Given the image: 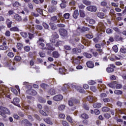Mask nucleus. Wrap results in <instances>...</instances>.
<instances>
[{
    "instance_id": "f257e3e1",
    "label": "nucleus",
    "mask_w": 126,
    "mask_h": 126,
    "mask_svg": "<svg viewBox=\"0 0 126 126\" xmlns=\"http://www.w3.org/2000/svg\"><path fill=\"white\" fill-rule=\"evenodd\" d=\"M0 115L3 119H6V115H10V110L7 107L2 105L0 106Z\"/></svg>"
},
{
    "instance_id": "f03ea898",
    "label": "nucleus",
    "mask_w": 126,
    "mask_h": 126,
    "mask_svg": "<svg viewBox=\"0 0 126 126\" xmlns=\"http://www.w3.org/2000/svg\"><path fill=\"white\" fill-rule=\"evenodd\" d=\"M28 88L29 89L26 91V93L29 95H31L32 96H35L37 95V92L36 91L32 89V87L31 85L28 86Z\"/></svg>"
},
{
    "instance_id": "7ed1b4c3",
    "label": "nucleus",
    "mask_w": 126,
    "mask_h": 126,
    "mask_svg": "<svg viewBox=\"0 0 126 126\" xmlns=\"http://www.w3.org/2000/svg\"><path fill=\"white\" fill-rule=\"evenodd\" d=\"M46 50H49V51H55L56 47L52 43H49L46 44Z\"/></svg>"
},
{
    "instance_id": "20e7f679",
    "label": "nucleus",
    "mask_w": 126,
    "mask_h": 126,
    "mask_svg": "<svg viewBox=\"0 0 126 126\" xmlns=\"http://www.w3.org/2000/svg\"><path fill=\"white\" fill-rule=\"evenodd\" d=\"M78 100L73 97L70 98L68 101V105L70 107H72L74 104H78Z\"/></svg>"
},
{
    "instance_id": "39448f33",
    "label": "nucleus",
    "mask_w": 126,
    "mask_h": 126,
    "mask_svg": "<svg viewBox=\"0 0 126 126\" xmlns=\"http://www.w3.org/2000/svg\"><path fill=\"white\" fill-rule=\"evenodd\" d=\"M48 12L53 13L55 11H57V6L55 5L49 6L47 8Z\"/></svg>"
},
{
    "instance_id": "423d86ee",
    "label": "nucleus",
    "mask_w": 126,
    "mask_h": 126,
    "mask_svg": "<svg viewBox=\"0 0 126 126\" xmlns=\"http://www.w3.org/2000/svg\"><path fill=\"white\" fill-rule=\"evenodd\" d=\"M95 47L96 49H96V51L98 52V53H99V55H100V56H102V55L104 54V52H103V50L101 49V45L99 44H96L95 45Z\"/></svg>"
},
{
    "instance_id": "0eeeda50",
    "label": "nucleus",
    "mask_w": 126,
    "mask_h": 126,
    "mask_svg": "<svg viewBox=\"0 0 126 126\" xmlns=\"http://www.w3.org/2000/svg\"><path fill=\"white\" fill-rule=\"evenodd\" d=\"M87 10L88 11H91V12H96L97 11V7L94 5H90L87 7Z\"/></svg>"
},
{
    "instance_id": "6e6552de",
    "label": "nucleus",
    "mask_w": 126,
    "mask_h": 126,
    "mask_svg": "<svg viewBox=\"0 0 126 126\" xmlns=\"http://www.w3.org/2000/svg\"><path fill=\"white\" fill-rule=\"evenodd\" d=\"M22 126H32V123H30L27 119H23L21 122Z\"/></svg>"
},
{
    "instance_id": "1a4fd4ad",
    "label": "nucleus",
    "mask_w": 126,
    "mask_h": 126,
    "mask_svg": "<svg viewBox=\"0 0 126 126\" xmlns=\"http://www.w3.org/2000/svg\"><path fill=\"white\" fill-rule=\"evenodd\" d=\"M19 102H20V100L19 98L15 97L13 98V101H11V103L15 105V106H17V107H19L20 104H19Z\"/></svg>"
},
{
    "instance_id": "9d476101",
    "label": "nucleus",
    "mask_w": 126,
    "mask_h": 126,
    "mask_svg": "<svg viewBox=\"0 0 126 126\" xmlns=\"http://www.w3.org/2000/svg\"><path fill=\"white\" fill-rule=\"evenodd\" d=\"M59 32L61 36L63 37H66V36H67V31L64 29H61L59 30Z\"/></svg>"
},
{
    "instance_id": "9b49d317",
    "label": "nucleus",
    "mask_w": 126,
    "mask_h": 126,
    "mask_svg": "<svg viewBox=\"0 0 126 126\" xmlns=\"http://www.w3.org/2000/svg\"><path fill=\"white\" fill-rule=\"evenodd\" d=\"M43 121L47 124V125H50V126H53V123L52 121V118L51 117H47L46 118H43Z\"/></svg>"
},
{
    "instance_id": "f8f14e48",
    "label": "nucleus",
    "mask_w": 126,
    "mask_h": 126,
    "mask_svg": "<svg viewBox=\"0 0 126 126\" xmlns=\"http://www.w3.org/2000/svg\"><path fill=\"white\" fill-rule=\"evenodd\" d=\"M6 45V42L5 41H3L2 42V45H0V50L1 51H6V50H7V49H8V47H7Z\"/></svg>"
},
{
    "instance_id": "ddd939ff",
    "label": "nucleus",
    "mask_w": 126,
    "mask_h": 126,
    "mask_svg": "<svg viewBox=\"0 0 126 126\" xmlns=\"http://www.w3.org/2000/svg\"><path fill=\"white\" fill-rule=\"evenodd\" d=\"M14 19L17 22H20L22 21V17L18 14H16L14 16Z\"/></svg>"
},
{
    "instance_id": "4468645a",
    "label": "nucleus",
    "mask_w": 126,
    "mask_h": 126,
    "mask_svg": "<svg viewBox=\"0 0 126 126\" xmlns=\"http://www.w3.org/2000/svg\"><path fill=\"white\" fill-rule=\"evenodd\" d=\"M63 99V96L62 94H57L53 97L54 101H61Z\"/></svg>"
},
{
    "instance_id": "2eb2a0df",
    "label": "nucleus",
    "mask_w": 126,
    "mask_h": 126,
    "mask_svg": "<svg viewBox=\"0 0 126 126\" xmlns=\"http://www.w3.org/2000/svg\"><path fill=\"white\" fill-rule=\"evenodd\" d=\"M60 56L61 55L60 53L57 51H55L52 52V56L54 58V59H59Z\"/></svg>"
},
{
    "instance_id": "dca6fc26",
    "label": "nucleus",
    "mask_w": 126,
    "mask_h": 126,
    "mask_svg": "<svg viewBox=\"0 0 126 126\" xmlns=\"http://www.w3.org/2000/svg\"><path fill=\"white\" fill-rule=\"evenodd\" d=\"M79 15V12L78 11V10L76 9L75 10L72 14V16L74 19H77L78 18V16Z\"/></svg>"
},
{
    "instance_id": "f3484780",
    "label": "nucleus",
    "mask_w": 126,
    "mask_h": 126,
    "mask_svg": "<svg viewBox=\"0 0 126 126\" xmlns=\"http://www.w3.org/2000/svg\"><path fill=\"white\" fill-rule=\"evenodd\" d=\"M86 65L89 68H93L94 67V63L91 61H88L86 63Z\"/></svg>"
},
{
    "instance_id": "a211bd4d",
    "label": "nucleus",
    "mask_w": 126,
    "mask_h": 126,
    "mask_svg": "<svg viewBox=\"0 0 126 126\" xmlns=\"http://www.w3.org/2000/svg\"><path fill=\"white\" fill-rule=\"evenodd\" d=\"M116 84H118V82L114 81L107 84V86L110 88H115L116 87Z\"/></svg>"
},
{
    "instance_id": "6ab92c4d",
    "label": "nucleus",
    "mask_w": 126,
    "mask_h": 126,
    "mask_svg": "<svg viewBox=\"0 0 126 126\" xmlns=\"http://www.w3.org/2000/svg\"><path fill=\"white\" fill-rule=\"evenodd\" d=\"M6 24L8 28H11V25H12V21H10L9 19H6Z\"/></svg>"
},
{
    "instance_id": "aec40b11",
    "label": "nucleus",
    "mask_w": 126,
    "mask_h": 126,
    "mask_svg": "<svg viewBox=\"0 0 126 126\" xmlns=\"http://www.w3.org/2000/svg\"><path fill=\"white\" fill-rule=\"evenodd\" d=\"M72 54H74L75 55H77V54H80L81 53V49H77V48H73L72 49Z\"/></svg>"
},
{
    "instance_id": "412c9836",
    "label": "nucleus",
    "mask_w": 126,
    "mask_h": 126,
    "mask_svg": "<svg viewBox=\"0 0 126 126\" xmlns=\"http://www.w3.org/2000/svg\"><path fill=\"white\" fill-rule=\"evenodd\" d=\"M62 3L60 4L61 8H65L66 7V1L65 0H62Z\"/></svg>"
},
{
    "instance_id": "4be33fe9",
    "label": "nucleus",
    "mask_w": 126,
    "mask_h": 126,
    "mask_svg": "<svg viewBox=\"0 0 126 126\" xmlns=\"http://www.w3.org/2000/svg\"><path fill=\"white\" fill-rule=\"evenodd\" d=\"M81 119L83 120H88L89 119V116L86 113H83L81 115Z\"/></svg>"
},
{
    "instance_id": "5701e85b",
    "label": "nucleus",
    "mask_w": 126,
    "mask_h": 126,
    "mask_svg": "<svg viewBox=\"0 0 126 126\" xmlns=\"http://www.w3.org/2000/svg\"><path fill=\"white\" fill-rule=\"evenodd\" d=\"M114 39L117 42H119L120 41H123V38L120 35H116L114 36Z\"/></svg>"
},
{
    "instance_id": "b1692460",
    "label": "nucleus",
    "mask_w": 126,
    "mask_h": 126,
    "mask_svg": "<svg viewBox=\"0 0 126 126\" xmlns=\"http://www.w3.org/2000/svg\"><path fill=\"white\" fill-rule=\"evenodd\" d=\"M16 47L18 51H21V50H22V48H23V44L20 42L17 43Z\"/></svg>"
},
{
    "instance_id": "393cba45",
    "label": "nucleus",
    "mask_w": 126,
    "mask_h": 126,
    "mask_svg": "<svg viewBox=\"0 0 126 126\" xmlns=\"http://www.w3.org/2000/svg\"><path fill=\"white\" fill-rule=\"evenodd\" d=\"M90 30V29L88 27H83L81 29H80V32L81 33H84V32H86V31H89Z\"/></svg>"
},
{
    "instance_id": "a878e982",
    "label": "nucleus",
    "mask_w": 126,
    "mask_h": 126,
    "mask_svg": "<svg viewBox=\"0 0 126 126\" xmlns=\"http://www.w3.org/2000/svg\"><path fill=\"white\" fill-rule=\"evenodd\" d=\"M83 56H84V57L87 59H91V58H92V54L87 52H84Z\"/></svg>"
},
{
    "instance_id": "bb28decb",
    "label": "nucleus",
    "mask_w": 126,
    "mask_h": 126,
    "mask_svg": "<svg viewBox=\"0 0 126 126\" xmlns=\"http://www.w3.org/2000/svg\"><path fill=\"white\" fill-rule=\"evenodd\" d=\"M97 16L99 17V18H100L101 19L105 18V13L103 12H98Z\"/></svg>"
},
{
    "instance_id": "cd10ccee",
    "label": "nucleus",
    "mask_w": 126,
    "mask_h": 126,
    "mask_svg": "<svg viewBox=\"0 0 126 126\" xmlns=\"http://www.w3.org/2000/svg\"><path fill=\"white\" fill-rule=\"evenodd\" d=\"M110 110L111 109H110V108H109V107H108L107 106H104L102 108V112H105V113H107L108 112H110Z\"/></svg>"
},
{
    "instance_id": "c85d7f7f",
    "label": "nucleus",
    "mask_w": 126,
    "mask_h": 126,
    "mask_svg": "<svg viewBox=\"0 0 126 126\" xmlns=\"http://www.w3.org/2000/svg\"><path fill=\"white\" fill-rule=\"evenodd\" d=\"M39 114H40V115H42V116H43V117H48V114H47V113H46L45 111H44L42 109H40L39 110Z\"/></svg>"
},
{
    "instance_id": "c756f323",
    "label": "nucleus",
    "mask_w": 126,
    "mask_h": 126,
    "mask_svg": "<svg viewBox=\"0 0 126 126\" xmlns=\"http://www.w3.org/2000/svg\"><path fill=\"white\" fill-rule=\"evenodd\" d=\"M52 37L53 39H59L60 36L59 35V34H58L57 32H54L52 33Z\"/></svg>"
},
{
    "instance_id": "7c9ffc66",
    "label": "nucleus",
    "mask_w": 126,
    "mask_h": 126,
    "mask_svg": "<svg viewBox=\"0 0 126 126\" xmlns=\"http://www.w3.org/2000/svg\"><path fill=\"white\" fill-rule=\"evenodd\" d=\"M66 120L67 122H69L70 124H73V119H72V118L70 117V116L67 115L66 116Z\"/></svg>"
},
{
    "instance_id": "2f4dec72",
    "label": "nucleus",
    "mask_w": 126,
    "mask_h": 126,
    "mask_svg": "<svg viewBox=\"0 0 126 126\" xmlns=\"http://www.w3.org/2000/svg\"><path fill=\"white\" fill-rule=\"evenodd\" d=\"M49 25L52 30H56L57 29V26L54 23H50Z\"/></svg>"
},
{
    "instance_id": "473e14b6",
    "label": "nucleus",
    "mask_w": 126,
    "mask_h": 126,
    "mask_svg": "<svg viewBox=\"0 0 126 126\" xmlns=\"http://www.w3.org/2000/svg\"><path fill=\"white\" fill-rule=\"evenodd\" d=\"M101 104L100 103H94L93 106L94 108H96L97 109H99V108H101Z\"/></svg>"
},
{
    "instance_id": "72a5a7b5",
    "label": "nucleus",
    "mask_w": 126,
    "mask_h": 126,
    "mask_svg": "<svg viewBox=\"0 0 126 126\" xmlns=\"http://www.w3.org/2000/svg\"><path fill=\"white\" fill-rule=\"evenodd\" d=\"M10 31H14V32H18L19 31V29L17 27H13L10 29Z\"/></svg>"
},
{
    "instance_id": "f704fd0d",
    "label": "nucleus",
    "mask_w": 126,
    "mask_h": 126,
    "mask_svg": "<svg viewBox=\"0 0 126 126\" xmlns=\"http://www.w3.org/2000/svg\"><path fill=\"white\" fill-rule=\"evenodd\" d=\"M114 69L113 68H112L111 67H108L106 68V71L108 72V73H111V72H114Z\"/></svg>"
},
{
    "instance_id": "c9c22d12",
    "label": "nucleus",
    "mask_w": 126,
    "mask_h": 126,
    "mask_svg": "<svg viewBox=\"0 0 126 126\" xmlns=\"http://www.w3.org/2000/svg\"><path fill=\"white\" fill-rule=\"evenodd\" d=\"M98 36L104 37V36H105V31L104 30H102L100 32H98Z\"/></svg>"
},
{
    "instance_id": "e433bc0d",
    "label": "nucleus",
    "mask_w": 126,
    "mask_h": 126,
    "mask_svg": "<svg viewBox=\"0 0 126 126\" xmlns=\"http://www.w3.org/2000/svg\"><path fill=\"white\" fill-rule=\"evenodd\" d=\"M79 13L80 17H85V13H84V11L83 10L80 9L79 10Z\"/></svg>"
},
{
    "instance_id": "4c0bfd02",
    "label": "nucleus",
    "mask_w": 126,
    "mask_h": 126,
    "mask_svg": "<svg viewBox=\"0 0 126 126\" xmlns=\"http://www.w3.org/2000/svg\"><path fill=\"white\" fill-rule=\"evenodd\" d=\"M40 86L42 88H43V89H47V88H49V85L45 83L41 84Z\"/></svg>"
},
{
    "instance_id": "58836bf2",
    "label": "nucleus",
    "mask_w": 126,
    "mask_h": 126,
    "mask_svg": "<svg viewBox=\"0 0 126 126\" xmlns=\"http://www.w3.org/2000/svg\"><path fill=\"white\" fill-rule=\"evenodd\" d=\"M20 35L23 37V38H27L28 37V34L27 32H21Z\"/></svg>"
},
{
    "instance_id": "ea45409f",
    "label": "nucleus",
    "mask_w": 126,
    "mask_h": 126,
    "mask_svg": "<svg viewBox=\"0 0 126 126\" xmlns=\"http://www.w3.org/2000/svg\"><path fill=\"white\" fill-rule=\"evenodd\" d=\"M82 2L86 5H90V4H91V2H90V1H88L87 0H83Z\"/></svg>"
},
{
    "instance_id": "a19ab883",
    "label": "nucleus",
    "mask_w": 126,
    "mask_h": 126,
    "mask_svg": "<svg viewBox=\"0 0 126 126\" xmlns=\"http://www.w3.org/2000/svg\"><path fill=\"white\" fill-rule=\"evenodd\" d=\"M42 26L44 27V29H45V30H48V29H49V25L45 22H43L42 23Z\"/></svg>"
},
{
    "instance_id": "79ce46f5",
    "label": "nucleus",
    "mask_w": 126,
    "mask_h": 126,
    "mask_svg": "<svg viewBox=\"0 0 126 126\" xmlns=\"http://www.w3.org/2000/svg\"><path fill=\"white\" fill-rule=\"evenodd\" d=\"M114 94H116V95H122L123 94V91L119 90H115L114 91Z\"/></svg>"
},
{
    "instance_id": "37998d69",
    "label": "nucleus",
    "mask_w": 126,
    "mask_h": 126,
    "mask_svg": "<svg viewBox=\"0 0 126 126\" xmlns=\"http://www.w3.org/2000/svg\"><path fill=\"white\" fill-rule=\"evenodd\" d=\"M35 29L36 30H43V26L40 25H35Z\"/></svg>"
},
{
    "instance_id": "c03bdc74",
    "label": "nucleus",
    "mask_w": 126,
    "mask_h": 126,
    "mask_svg": "<svg viewBox=\"0 0 126 126\" xmlns=\"http://www.w3.org/2000/svg\"><path fill=\"white\" fill-rule=\"evenodd\" d=\"M109 14H110V15H111V16H115V15H116V11H115V10H114V9H111L110 10Z\"/></svg>"
},
{
    "instance_id": "a18cd8bd",
    "label": "nucleus",
    "mask_w": 126,
    "mask_h": 126,
    "mask_svg": "<svg viewBox=\"0 0 126 126\" xmlns=\"http://www.w3.org/2000/svg\"><path fill=\"white\" fill-rule=\"evenodd\" d=\"M112 49L114 52H115V53H118L119 49L118 48V46L117 45L113 46Z\"/></svg>"
},
{
    "instance_id": "49530a36",
    "label": "nucleus",
    "mask_w": 126,
    "mask_h": 126,
    "mask_svg": "<svg viewBox=\"0 0 126 126\" xmlns=\"http://www.w3.org/2000/svg\"><path fill=\"white\" fill-rule=\"evenodd\" d=\"M14 61L18 63L21 61V58L20 56H15Z\"/></svg>"
},
{
    "instance_id": "de8ad7c7",
    "label": "nucleus",
    "mask_w": 126,
    "mask_h": 126,
    "mask_svg": "<svg viewBox=\"0 0 126 126\" xmlns=\"http://www.w3.org/2000/svg\"><path fill=\"white\" fill-rule=\"evenodd\" d=\"M49 92L51 95L56 94V90H55L54 89H51L49 91Z\"/></svg>"
},
{
    "instance_id": "09e8293b",
    "label": "nucleus",
    "mask_w": 126,
    "mask_h": 126,
    "mask_svg": "<svg viewBox=\"0 0 126 126\" xmlns=\"http://www.w3.org/2000/svg\"><path fill=\"white\" fill-rule=\"evenodd\" d=\"M87 99L91 103H93V97L91 96V95L88 96Z\"/></svg>"
},
{
    "instance_id": "8fccbe9b",
    "label": "nucleus",
    "mask_w": 126,
    "mask_h": 126,
    "mask_svg": "<svg viewBox=\"0 0 126 126\" xmlns=\"http://www.w3.org/2000/svg\"><path fill=\"white\" fill-rule=\"evenodd\" d=\"M107 4H108V3H107V1L106 0L103 1L100 3V5L103 7H105V6H107Z\"/></svg>"
},
{
    "instance_id": "3c124183",
    "label": "nucleus",
    "mask_w": 126,
    "mask_h": 126,
    "mask_svg": "<svg viewBox=\"0 0 126 126\" xmlns=\"http://www.w3.org/2000/svg\"><path fill=\"white\" fill-rule=\"evenodd\" d=\"M69 16H70V14L69 13H65L63 15V17L65 18V19H68V18H69Z\"/></svg>"
},
{
    "instance_id": "603ef678",
    "label": "nucleus",
    "mask_w": 126,
    "mask_h": 126,
    "mask_svg": "<svg viewBox=\"0 0 126 126\" xmlns=\"http://www.w3.org/2000/svg\"><path fill=\"white\" fill-rule=\"evenodd\" d=\"M120 52L122 53V54H126V48L124 47H122L120 49Z\"/></svg>"
},
{
    "instance_id": "864d4df0",
    "label": "nucleus",
    "mask_w": 126,
    "mask_h": 126,
    "mask_svg": "<svg viewBox=\"0 0 126 126\" xmlns=\"http://www.w3.org/2000/svg\"><path fill=\"white\" fill-rule=\"evenodd\" d=\"M85 37H86L88 39H92L93 38V34H87L85 35Z\"/></svg>"
},
{
    "instance_id": "5fc2aeb1",
    "label": "nucleus",
    "mask_w": 126,
    "mask_h": 126,
    "mask_svg": "<svg viewBox=\"0 0 126 126\" xmlns=\"http://www.w3.org/2000/svg\"><path fill=\"white\" fill-rule=\"evenodd\" d=\"M65 108V105H61L58 107V109L59 111H63V110H64Z\"/></svg>"
},
{
    "instance_id": "6e6d98bb",
    "label": "nucleus",
    "mask_w": 126,
    "mask_h": 126,
    "mask_svg": "<svg viewBox=\"0 0 126 126\" xmlns=\"http://www.w3.org/2000/svg\"><path fill=\"white\" fill-rule=\"evenodd\" d=\"M73 63H75V64H78L79 63H80V60L77 59H73Z\"/></svg>"
},
{
    "instance_id": "4d7b16f0",
    "label": "nucleus",
    "mask_w": 126,
    "mask_h": 126,
    "mask_svg": "<svg viewBox=\"0 0 126 126\" xmlns=\"http://www.w3.org/2000/svg\"><path fill=\"white\" fill-rule=\"evenodd\" d=\"M19 2L18 1H15L14 3H13V6L14 7H17V8L19 7Z\"/></svg>"
},
{
    "instance_id": "13d9d810",
    "label": "nucleus",
    "mask_w": 126,
    "mask_h": 126,
    "mask_svg": "<svg viewBox=\"0 0 126 126\" xmlns=\"http://www.w3.org/2000/svg\"><path fill=\"white\" fill-rule=\"evenodd\" d=\"M104 117L105 118V119H110V118H111V114H109V113H105L104 114Z\"/></svg>"
},
{
    "instance_id": "bf43d9fd",
    "label": "nucleus",
    "mask_w": 126,
    "mask_h": 126,
    "mask_svg": "<svg viewBox=\"0 0 126 126\" xmlns=\"http://www.w3.org/2000/svg\"><path fill=\"white\" fill-rule=\"evenodd\" d=\"M56 20H58V16H54L53 17H52L51 18V21L52 22H54V21H56Z\"/></svg>"
},
{
    "instance_id": "052dcab7",
    "label": "nucleus",
    "mask_w": 126,
    "mask_h": 126,
    "mask_svg": "<svg viewBox=\"0 0 126 126\" xmlns=\"http://www.w3.org/2000/svg\"><path fill=\"white\" fill-rule=\"evenodd\" d=\"M37 12L39 13L40 15H42L43 14V10L42 9H40L39 8H36V9Z\"/></svg>"
},
{
    "instance_id": "680f3d73",
    "label": "nucleus",
    "mask_w": 126,
    "mask_h": 126,
    "mask_svg": "<svg viewBox=\"0 0 126 126\" xmlns=\"http://www.w3.org/2000/svg\"><path fill=\"white\" fill-rule=\"evenodd\" d=\"M62 45V41H58L55 44V47H60Z\"/></svg>"
},
{
    "instance_id": "e2e57ef3",
    "label": "nucleus",
    "mask_w": 126,
    "mask_h": 126,
    "mask_svg": "<svg viewBox=\"0 0 126 126\" xmlns=\"http://www.w3.org/2000/svg\"><path fill=\"white\" fill-rule=\"evenodd\" d=\"M8 57L9 58H13L14 57V53L13 52H10L7 54Z\"/></svg>"
},
{
    "instance_id": "0e129e2a",
    "label": "nucleus",
    "mask_w": 126,
    "mask_h": 126,
    "mask_svg": "<svg viewBox=\"0 0 126 126\" xmlns=\"http://www.w3.org/2000/svg\"><path fill=\"white\" fill-rule=\"evenodd\" d=\"M90 89H91V91H93V92H96V91H97V89L96 88V87H95V86L91 87Z\"/></svg>"
},
{
    "instance_id": "69168bd1",
    "label": "nucleus",
    "mask_w": 126,
    "mask_h": 126,
    "mask_svg": "<svg viewBox=\"0 0 126 126\" xmlns=\"http://www.w3.org/2000/svg\"><path fill=\"white\" fill-rule=\"evenodd\" d=\"M62 125L63 126H69V124H68V123L65 121H62Z\"/></svg>"
},
{
    "instance_id": "338daca9",
    "label": "nucleus",
    "mask_w": 126,
    "mask_h": 126,
    "mask_svg": "<svg viewBox=\"0 0 126 126\" xmlns=\"http://www.w3.org/2000/svg\"><path fill=\"white\" fill-rule=\"evenodd\" d=\"M24 49L25 52H29L30 51V47L28 46H26L24 47Z\"/></svg>"
},
{
    "instance_id": "774afa93",
    "label": "nucleus",
    "mask_w": 126,
    "mask_h": 126,
    "mask_svg": "<svg viewBox=\"0 0 126 126\" xmlns=\"http://www.w3.org/2000/svg\"><path fill=\"white\" fill-rule=\"evenodd\" d=\"M29 38L30 39V40H32L33 38H34V34L31 33L30 32H29Z\"/></svg>"
}]
</instances>
